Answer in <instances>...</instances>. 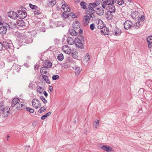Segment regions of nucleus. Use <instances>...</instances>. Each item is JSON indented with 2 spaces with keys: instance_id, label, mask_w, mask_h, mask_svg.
<instances>
[{
  "instance_id": "18",
  "label": "nucleus",
  "mask_w": 152,
  "mask_h": 152,
  "mask_svg": "<svg viewBox=\"0 0 152 152\" xmlns=\"http://www.w3.org/2000/svg\"><path fill=\"white\" fill-rule=\"evenodd\" d=\"M101 32L103 34L108 35L109 33V30L106 26H104L100 30Z\"/></svg>"
},
{
  "instance_id": "33",
  "label": "nucleus",
  "mask_w": 152,
  "mask_h": 152,
  "mask_svg": "<svg viewBox=\"0 0 152 152\" xmlns=\"http://www.w3.org/2000/svg\"><path fill=\"white\" fill-rule=\"evenodd\" d=\"M67 42L69 44L72 45L75 43V41H74L72 38L68 37L67 39Z\"/></svg>"
},
{
  "instance_id": "57",
  "label": "nucleus",
  "mask_w": 152,
  "mask_h": 152,
  "mask_svg": "<svg viewBox=\"0 0 152 152\" xmlns=\"http://www.w3.org/2000/svg\"><path fill=\"white\" fill-rule=\"evenodd\" d=\"M100 2H101V1H100V0H98L97 1H96L95 2H94V3H95L96 5L97 6L100 4Z\"/></svg>"
},
{
  "instance_id": "6",
  "label": "nucleus",
  "mask_w": 152,
  "mask_h": 152,
  "mask_svg": "<svg viewBox=\"0 0 152 152\" xmlns=\"http://www.w3.org/2000/svg\"><path fill=\"white\" fill-rule=\"evenodd\" d=\"M75 43L76 46L80 48L83 49L84 48L82 41L78 38L75 39Z\"/></svg>"
},
{
  "instance_id": "28",
  "label": "nucleus",
  "mask_w": 152,
  "mask_h": 152,
  "mask_svg": "<svg viewBox=\"0 0 152 152\" xmlns=\"http://www.w3.org/2000/svg\"><path fill=\"white\" fill-rule=\"evenodd\" d=\"M23 42L26 44H29L33 42V39L29 37H26L23 39Z\"/></svg>"
},
{
  "instance_id": "34",
  "label": "nucleus",
  "mask_w": 152,
  "mask_h": 152,
  "mask_svg": "<svg viewBox=\"0 0 152 152\" xmlns=\"http://www.w3.org/2000/svg\"><path fill=\"white\" fill-rule=\"evenodd\" d=\"M72 57L75 59H77L78 57V52L77 51L73 50L72 52Z\"/></svg>"
},
{
  "instance_id": "50",
  "label": "nucleus",
  "mask_w": 152,
  "mask_h": 152,
  "mask_svg": "<svg viewBox=\"0 0 152 152\" xmlns=\"http://www.w3.org/2000/svg\"><path fill=\"white\" fill-rule=\"evenodd\" d=\"M46 82L48 83H50L49 80L48 78V77H42Z\"/></svg>"
},
{
  "instance_id": "26",
  "label": "nucleus",
  "mask_w": 152,
  "mask_h": 152,
  "mask_svg": "<svg viewBox=\"0 0 152 152\" xmlns=\"http://www.w3.org/2000/svg\"><path fill=\"white\" fill-rule=\"evenodd\" d=\"M80 24L79 22L77 21H75L74 23L73 24V28L75 29H77L80 27Z\"/></svg>"
},
{
  "instance_id": "51",
  "label": "nucleus",
  "mask_w": 152,
  "mask_h": 152,
  "mask_svg": "<svg viewBox=\"0 0 152 152\" xmlns=\"http://www.w3.org/2000/svg\"><path fill=\"white\" fill-rule=\"evenodd\" d=\"M89 5L91 6L93 8H95L97 6L94 3H91L89 4Z\"/></svg>"
},
{
  "instance_id": "20",
  "label": "nucleus",
  "mask_w": 152,
  "mask_h": 152,
  "mask_svg": "<svg viewBox=\"0 0 152 152\" xmlns=\"http://www.w3.org/2000/svg\"><path fill=\"white\" fill-rule=\"evenodd\" d=\"M143 25L140 22L137 21L136 23H133V28L137 29L142 26Z\"/></svg>"
},
{
  "instance_id": "15",
  "label": "nucleus",
  "mask_w": 152,
  "mask_h": 152,
  "mask_svg": "<svg viewBox=\"0 0 152 152\" xmlns=\"http://www.w3.org/2000/svg\"><path fill=\"white\" fill-rule=\"evenodd\" d=\"M99 147L103 150L107 152L111 151L112 150V148L111 147H109L108 146L103 145H101Z\"/></svg>"
},
{
  "instance_id": "55",
  "label": "nucleus",
  "mask_w": 152,
  "mask_h": 152,
  "mask_svg": "<svg viewBox=\"0 0 152 152\" xmlns=\"http://www.w3.org/2000/svg\"><path fill=\"white\" fill-rule=\"evenodd\" d=\"M80 71L81 70L80 69H77L76 70L75 72V74H76V75H79V74L80 72Z\"/></svg>"
},
{
  "instance_id": "17",
  "label": "nucleus",
  "mask_w": 152,
  "mask_h": 152,
  "mask_svg": "<svg viewBox=\"0 0 152 152\" xmlns=\"http://www.w3.org/2000/svg\"><path fill=\"white\" fill-rule=\"evenodd\" d=\"M102 7H99L97 8L96 9V12L98 15H102L104 13V10Z\"/></svg>"
},
{
  "instance_id": "10",
  "label": "nucleus",
  "mask_w": 152,
  "mask_h": 152,
  "mask_svg": "<svg viewBox=\"0 0 152 152\" xmlns=\"http://www.w3.org/2000/svg\"><path fill=\"white\" fill-rule=\"evenodd\" d=\"M8 17L12 19H16L18 18V14L12 11L8 12Z\"/></svg>"
},
{
  "instance_id": "9",
  "label": "nucleus",
  "mask_w": 152,
  "mask_h": 152,
  "mask_svg": "<svg viewBox=\"0 0 152 152\" xmlns=\"http://www.w3.org/2000/svg\"><path fill=\"white\" fill-rule=\"evenodd\" d=\"M112 34L116 36H119L121 33V30L118 28L115 27L113 28L112 30Z\"/></svg>"
},
{
  "instance_id": "40",
  "label": "nucleus",
  "mask_w": 152,
  "mask_h": 152,
  "mask_svg": "<svg viewBox=\"0 0 152 152\" xmlns=\"http://www.w3.org/2000/svg\"><path fill=\"white\" fill-rule=\"evenodd\" d=\"M34 13L35 15H38L41 13L39 9L37 7V8L35 9L34 11Z\"/></svg>"
},
{
  "instance_id": "19",
  "label": "nucleus",
  "mask_w": 152,
  "mask_h": 152,
  "mask_svg": "<svg viewBox=\"0 0 152 152\" xmlns=\"http://www.w3.org/2000/svg\"><path fill=\"white\" fill-rule=\"evenodd\" d=\"M46 67L44 66L43 67H41L40 69V72L42 76H47L46 75H43L46 74L49 71V70L48 69H46Z\"/></svg>"
},
{
  "instance_id": "39",
  "label": "nucleus",
  "mask_w": 152,
  "mask_h": 152,
  "mask_svg": "<svg viewBox=\"0 0 152 152\" xmlns=\"http://www.w3.org/2000/svg\"><path fill=\"white\" fill-rule=\"evenodd\" d=\"M37 89L38 92H39V94H42L43 90V88L42 87L40 86H38L37 87Z\"/></svg>"
},
{
  "instance_id": "35",
  "label": "nucleus",
  "mask_w": 152,
  "mask_h": 152,
  "mask_svg": "<svg viewBox=\"0 0 152 152\" xmlns=\"http://www.w3.org/2000/svg\"><path fill=\"white\" fill-rule=\"evenodd\" d=\"M114 2L119 5H121L124 3L123 0H114Z\"/></svg>"
},
{
  "instance_id": "3",
  "label": "nucleus",
  "mask_w": 152,
  "mask_h": 152,
  "mask_svg": "<svg viewBox=\"0 0 152 152\" xmlns=\"http://www.w3.org/2000/svg\"><path fill=\"white\" fill-rule=\"evenodd\" d=\"M113 0H102V6L104 9H106L109 5L110 4V3H113Z\"/></svg>"
},
{
  "instance_id": "41",
  "label": "nucleus",
  "mask_w": 152,
  "mask_h": 152,
  "mask_svg": "<svg viewBox=\"0 0 152 152\" xmlns=\"http://www.w3.org/2000/svg\"><path fill=\"white\" fill-rule=\"evenodd\" d=\"M146 41L148 43H152V36L148 37L146 38Z\"/></svg>"
},
{
  "instance_id": "47",
  "label": "nucleus",
  "mask_w": 152,
  "mask_h": 152,
  "mask_svg": "<svg viewBox=\"0 0 152 152\" xmlns=\"http://www.w3.org/2000/svg\"><path fill=\"white\" fill-rule=\"evenodd\" d=\"M40 98V99L43 101L45 104L47 102V100L45 99L43 96H41Z\"/></svg>"
},
{
  "instance_id": "54",
  "label": "nucleus",
  "mask_w": 152,
  "mask_h": 152,
  "mask_svg": "<svg viewBox=\"0 0 152 152\" xmlns=\"http://www.w3.org/2000/svg\"><path fill=\"white\" fill-rule=\"evenodd\" d=\"M68 8V5L67 4H65L62 5V8L64 10V9L66 7Z\"/></svg>"
},
{
  "instance_id": "46",
  "label": "nucleus",
  "mask_w": 152,
  "mask_h": 152,
  "mask_svg": "<svg viewBox=\"0 0 152 152\" xmlns=\"http://www.w3.org/2000/svg\"><path fill=\"white\" fill-rule=\"evenodd\" d=\"M66 61L68 63H72L73 62V60L71 58L68 57L67 58Z\"/></svg>"
},
{
  "instance_id": "38",
  "label": "nucleus",
  "mask_w": 152,
  "mask_h": 152,
  "mask_svg": "<svg viewBox=\"0 0 152 152\" xmlns=\"http://www.w3.org/2000/svg\"><path fill=\"white\" fill-rule=\"evenodd\" d=\"M64 56L62 53L59 54L57 56V59L58 60L61 61L64 59Z\"/></svg>"
},
{
  "instance_id": "52",
  "label": "nucleus",
  "mask_w": 152,
  "mask_h": 152,
  "mask_svg": "<svg viewBox=\"0 0 152 152\" xmlns=\"http://www.w3.org/2000/svg\"><path fill=\"white\" fill-rule=\"evenodd\" d=\"M95 28V24L94 23H92L90 25V28L92 30H94Z\"/></svg>"
},
{
  "instance_id": "21",
  "label": "nucleus",
  "mask_w": 152,
  "mask_h": 152,
  "mask_svg": "<svg viewBox=\"0 0 152 152\" xmlns=\"http://www.w3.org/2000/svg\"><path fill=\"white\" fill-rule=\"evenodd\" d=\"M3 48L6 49H10L11 47L12 46L11 45V43L6 41H4L3 42Z\"/></svg>"
},
{
  "instance_id": "12",
  "label": "nucleus",
  "mask_w": 152,
  "mask_h": 152,
  "mask_svg": "<svg viewBox=\"0 0 152 152\" xmlns=\"http://www.w3.org/2000/svg\"><path fill=\"white\" fill-rule=\"evenodd\" d=\"M8 28L5 26V23L0 27V34H5L7 32Z\"/></svg>"
},
{
  "instance_id": "59",
  "label": "nucleus",
  "mask_w": 152,
  "mask_h": 152,
  "mask_svg": "<svg viewBox=\"0 0 152 152\" xmlns=\"http://www.w3.org/2000/svg\"><path fill=\"white\" fill-rule=\"evenodd\" d=\"M59 78V77H52V79L53 80H56L58 79Z\"/></svg>"
},
{
  "instance_id": "1",
  "label": "nucleus",
  "mask_w": 152,
  "mask_h": 152,
  "mask_svg": "<svg viewBox=\"0 0 152 152\" xmlns=\"http://www.w3.org/2000/svg\"><path fill=\"white\" fill-rule=\"evenodd\" d=\"M10 108L8 107H4L3 105H0V111L3 114V116L5 118L8 116L10 111Z\"/></svg>"
},
{
  "instance_id": "27",
  "label": "nucleus",
  "mask_w": 152,
  "mask_h": 152,
  "mask_svg": "<svg viewBox=\"0 0 152 152\" xmlns=\"http://www.w3.org/2000/svg\"><path fill=\"white\" fill-rule=\"evenodd\" d=\"M131 16L133 19L138 18L139 15H138V12L137 11H133L131 14Z\"/></svg>"
},
{
  "instance_id": "32",
  "label": "nucleus",
  "mask_w": 152,
  "mask_h": 152,
  "mask_svg": "<svg viewBox=\"0 0 152 152\" xmlns=\"http://www.w3.org/2000/svg\"><path fill=\"white\" fill-rule=\"evenodd\" d=\"M17 24L19 26L23 27L25 25L24 22L22 20H18L17 22Z\"/></svg>"
},
{
  "instance_id": "48",
  "label": "nucleus",
  "mask_w": 152,
  "mask_h": 152,
  "mask_svg": "<svg viewBox=\"0 0 152 152\" xmlns=\"http://www.w3.org/2000/svg\"><path fill=\"white\" fill-rule=\"evenodd\" d=\"M88 15H89V18H91L92 19H94L95 18V14H94V13H92L90 14H89Z\"/></svg>"
},
{
  "instance_id": "24",
  "label": "nucleus",
  "mask_w": 152,
  "mask_h": 152,
  "mask_svg": "<svg viewBox=\"0 0 152 152\" xmlns=\"http://www.w3.org/2000/svg\"><path fill=\"white\" fill-rule=\"evenodd\" d=\"M95 10L94 8L88 5V7L86 9V13L88 15L89 14L94 13Z\"/></svg>"
},
{
  "instance_id": "16",
  "label": "nucleus",
  "mask_w": 152,
  "mask_h": 152,
  "mask_svg": "<svg viewBox=\"0 0 152 152\" xmlns=\"http://www.w3.org/2000/svg\"><path fill=\"white\" fill-rule=\"evenodd\" d=\"M112 13L110 12L107 11L106 13L105 17L106 18L109 20H111L113 19V16Z\"/></svg>"
},
{
  "instance_id": "23",
  "label": "nucleus",
  "mask_w": 152,
  "mask_h": 152,
  "mask_svg": "<svg viewBox=\"0 0 152 152\" xmlns=\"http://www.w3.org/2000/svg\"><path fill=\"white\" fill-rule=\"evenodd\" d=\"M20 99L18 98H15L13 99L12 101L11 106L12 107H14L15 106H16L17 104H18L20 102Z\"/></svg>"
},
{
  "instance_id": "64",
  "label": "nucleus",
  "mask_w": 152,
  "mask_h": 152,
  "mask_svg": "<svg viewBox=\"0 0 152 152\" xmlns=\"http://www.w3.org/2000/svg\"><path fill=\"white\" fill-rule=\"evenodd\" d=\"M46 118V116L45 115L41 117V119L42 120H45Z\"/></svg>"
},
{
  "instance_id": "7",
  "label": "nucleus",
  "mask_w": 152,
  "mask_h": 152,
  "mask_svg": "<svg viewBox=\"0 0 152 152\" xmlns=\"http://www.w3.org/2000/svg\"><path fill=\"white\" fill-rule=\"evenodd\" d=\"M6 26L8 28L7 30H11L15 29L16 28V24L14 23L10 22L8 23H5Z\"/></svg>"
},
{
  "instance_id": "4",
  "label": "nucleus",
  "mask_w": 152,
  "mask_h": 152,
  "mask_svg": "<svg viewBox=\"0 0 152 152\" xmlns=\"http://www.w3.org/2000/svg\"><path fill=\"white\" fill-rule=\"evenodd\" d=\"M124 28L128 30L133 28V23L130 20L126 21L124 24Z\"/></svg>"
},
{
  "instance_id": "53",
  "label": "nucleus",
  "mask_w": 152,
  "mask_h": 152,
  "mask_svg": "<svg viewBox=\"0 0 152 152\" xmlns=\"http://www.w3.org/2000/svg\"><path fill=\"white\" fill-rule=\"evenodd\" d=\"M70 9L69 6H68V7L67 8L66 7L64 9V12H69L70 11Z\"/></svg>"
},
{
  "instance_id": "13",
  "label": "nucleus",
  "mask_w": 152,
  "mask_h": 152,
  "mask_svg": "<svg viewBox=\"0 0 152 152\" xmlns=\"http://www.w3.org/2000/svg\"><path fill=\"white\" fill-rule=\"evenodd\" d=\"M62 48L63 51L66 54H69L71 52V49L67 45H65L63 46Z\"/></svg>"
},
{
  "instance_id": "30",
  "label": "nucleus",
  "mask_w": 152,
  "mask_h": 152,
  "mask_svg": "<svg viewBox=\"0 0 152 152\" xmlns=\"http://www.w3.org/2000/svg\"><path fill=\"white\" fill-rule=\"evenodd\" d=\"M145 19V17L143 15H142L141 16L138 18L137 21L139 22L142 24H144V21Z\"/></svg>"
},
{
  "instance_id": "2",
  "label": "nucleus",
  "mask_w": 152,
  "mask_h": 152,
  "mask_svg": "<svg viewBox=\"0 0 152 152\" xmlns=\"http://www.w3.org/2000/svg\"><path fill=\"white\" fill-rule=\"evenodd\" d=\"M26 9L25 8H23L20 10H18V17L21 19H23L25 18L27 16L26 12Z\"/></svg>"
},
{
  "instance_id": "61",
  "label": "nucleus",
  "mask_w": 152,
  "mask_h": 152,
  "mask_svg": "<svg viewBox=\"0 0 152 152\" xmlns=\"http://www.w3.org/2000/svg\"><path fill=\"white\" fill-rule=\"evenodd\" d=\"M48 89L50 92H52L53 90V87L52 86H49Z\"/></svg>"
},
{
  "instance_id": "63",
  "label": "nucleus",
  "mask_w": 152,
  "mask_h": 152,
  "mask_svg": "<svg viewBox=\"0 0 152 152\" xmlns=\"http://www.w3.org/2000/svg\"><path fill=\"white\" fill-rule=\"evenodd\" d=\"M148 47L149 48H152V43H148Z\"/></svg>"
},
{
  "instance_id": "31",
  "label": "nucleus",
  "mask_w": 152,
  "mask_h": 152,
  "mask_svg": "<svg viewBox=\"0 0 152 152\" xmlns=\"http://www.w3.org/2000/svg\"><path fill=\"white\" fill-rule=\"evenodd\" d=\"M97 21H98V23L97 24V28L99 29H100L101 30L104 26H103V25L101 23L102 22V21L99 19L97 20Z\"/></svg>"
},
{
  "instance_id": "37",
  "label": "nucleus",
  "mask_w": 152,
  "mask_h": 152,
  "mask_svg": "<svg viewBox=\"0 0 152 152\" xmlns=\"http://www.w3.org/2000/svg\"><path fill=\"white\" fill-rule=\"evenodd\" d=\"M99 121L97 120H96L94 123V127L96 129H97L99 125Z\"/></svg>"
},
{
  "instance_id": "36",
  "label": "nucleus",
  "mask_w": 152,
  "mask_h": 152,
  "mask_svg": "<svg viewBox=\"0 0 152 152\" xmlns=\"http://www.w3.org/2000/svg\"><path fill=\"white\" fill-rule=\"evenodd\" d=\"M86 4V3L84 1H81L80 3L81 7L84 9H87Z\"/></svg>"
},
{
  "instance_id": "42",
  "label": "nucleus",
  "mask_w": 152,
  "mask_h": 152,
  "mask_svg": "<svg viewBox=\"0 0 152 152\" xmlns=\"http://www.w3.org/2000/svg\"><path fill=\"white\" fill-rule=\"evenodd\" d=\"M46 110V108L44 107H42L38 110V112L41 113L42 112L45 111Z\"/></svg>"
},
{
  "instance_id": "14",
  "label": "nucleus",
  "mask_w": 152,
  "mask_h": 152,
  "mask_svg": "<svg viewBox=\"0 0 152 152\" xmlns=\"http://www.w3.org/2000/svg\"><path fill=\"white\" fill-rule=\"evenodd\" d=\"M52 65V63L48 60H45L43 64L44 66L47 69L50 68Z\"/></svg>"
},
{
  "instance_id": "49",
  "label": "nucleus",
  "mask_w": 152,
  "mask_h": 152,
  "mask_svg": "<svg viewBox=\"0 0 152 152\" xmlns=\"http://www.w3.org/2000/svg\"><path fill=\"white\" fill-rule=\"evenodd\" d=\"M29 6L32 9H36V8H37V7L36 5H33L32 4H29Z\"/></svg>"
},
{
  "instance_id": "60",
  "label": "nucleus",
  "mask_w": 152,
  "mask_h": 152,
  "mask_svg": "<svg viewBox=\"0 0 152 152\" xmlns=\"http://www.w3.org/2000/svg\"><path fill=\"white\" fill-rule=\"evenodd\" d=\"M4 63L2 61H0V68H2L3 66Z\"/></svg>"
},
{
  "instance_id": "8",
  "label": "nucleus",
  "mask_w": 152,
  "mask_h": 152,
  "mask_svg": "<svg viewBox=\"0 0 152 152\" xmlns=\"http://www.w3.org/2000/svg\"><path fill=\"white\" fill-rule=\"evenodd\" d=\"M114 4V0H113V3L112 2L111 3H110V4L107 7L108 9L107 11L110 12L112 13H114L115 12V8L114 5H113Z\"/></svg>"
},
{
  "instance_id": "45",
  "label": "nucleus",
  "mask_w": 152,
  "mask_h": 152,
  "mask_svg": "<svg viewBox=\"0 0 152 152\" xmlns=\"http://www.w3.org/2000/svg\"><path fill=\"white\" fill-rule=\"evenodd\" d=\"M89 55H88V54H87L84 58V61L86 62H87L89 60Z\"/></svg>"
},
{
  "instance_id": "25",
  "label": "nucleus",
  "mask_w": 152,
  "mask_h": 152,
  "mask_svg": "<svg viewBox=\"0 0 152 152\" xmlns=\"http://www.w3.org/2000/svg\"><path fill=\"white\" fill-rule=\"evenodd\" d=\"M68 32L70 35L73 36H75L77 34V32L74 29H69Z\"/></svg>"
},
{
  "instance_id": "29",
  "label": "nucleus",
  "mask_w": 152,
  "mask_h": 152,
  "mask_svg": "<svg viewBox=\"0 0 152 152\" xmlns=\"http://www.w3.org/2000/svg\"><path fill=\"white\" fill-rule=\"evenodd\" d=\"M63 16L65 17V18H67L69 16H71L72 18H75L77 17L76 15H75L73 12H72L70 13H68L67 14L65 15V13H63Z\"/></svg>"
},
{
  "instance_id": "5",
  "label": "nucleus",
  "mask_w": 152,
  "mask_h": 152,
  "mask_svg": "<svg viewBox=\"0 0 152 152\" xmlns=\"http://www.w3.org/2000/svg\"><path fill=\"white\" fill-rule=\"evenodd\" d=\"M33 107L36 109L39 108L41 106V104L37 99H33L31 101Z\"/></svg>"
},
{
  "instance_id": "22",
  "label": "nucleus",
  "mask_w": 152,
  "mask_h": 152,
  "mask_svg": "<svg viewBox=\"0 0 152 152\" xmlns=\"http://www.w3.org/2000/svg\"><path fill=\"white\" fill-rule=\"evenodd\" d=\"M90 18L88 15L85 16L83 18V22L85 25H88L89 23Z\"/></svg>"
},
{
  "instance_id": "43",
  "label": "nucleus",
  "mask_w": 152,
  "mask_h": 152,
  "mask_svg": "<svg viewBox=\"0 0 152 152\" xmlns=\"http://www.w3.org/2000/svg\"><path fill=\"white\" fill-rule=\"evenodd\" d=\"M26 110L29 112L30 113H33L34 112V110L31 107H26Z\"/></svg>"
},
{
  "instance_id": "56",
  "label": "nucleus",
  "mask_w": 152,
  "mask_h": 152,
  "mask_svg": "<svg viewBox=\"0 0 152 152\" xmlns=\"http://www.w3.org/2000/svg\"><path fill=\"white\" fill-rule=\"evenodd\" d=\"M100 2H101V1H100V0H98L97 1H96L95 2H94V3H95L96 5L97 6L100 4Z\"/></svg>"
},
{
  "instance_id": "11",
  "label": "nucleus",
  "mask_w": 152,
  "mask_h": 152,
  "mask_svg": "<svg viewBox=\"0 0 152 152\" xmlns=\"http://www.w3.org/2000/svg\"><path fill=\"white\" fill-rule=\"evenodd\" d=\"M16 107L18 110H21L26 108V105L23 102H19L16 105Z\"/></svg>"
},
{
  "instance_id": "44",
  "label": "nucleus",
  "mask_w": 152,
  "mask_h": 152,
  "mask_svg": "<svg viewBox=\"0 0 152 152\" xmlns=\"http://www.w3.org/2000/svg\"><path fill=\"white\" fill-rule=\"evenodd\" d=\"M49 3L52 6L54 5L56 3V0H48Z\"/></svg>"
},
{
  "instance_id": "58",
  "label": "nucleus",
  "mask_w": 152,
  "mask_h": 152,
  "mask_svg": "<svg viewBox=\"0 0 152 152\" xmlns=\"http://www.w3.org/2000/svg\"><path fill=\"white\" fill-rule=\"evenodd\" d=\"M3 48V43L0 42V51L2 50Z\"/></svg>"
},
{
  "instance_id": "62",
  "label": "nucleus",
  "mask_w": 152,
  "mask_h": 152,
  "mask_svg": "<svg viewBox=\"0 0 152 152\" xmlns=\"http://www.w3.org/2000/svg\"><path fill=\"white\" fill-rule=\"evenodd\" d=\"M33 84L31 83H30L29 84V86H28V87L29 88H30L32 89V88H33Z\"/></svg>"
}]
</instances>
